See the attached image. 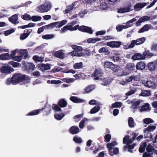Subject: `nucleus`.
<instances>
[{
	"label": "nucleus",
	"mask_w": 157,
	"mask_h": 157,
	"mask_svg": "<svg viewBox=\"0 0 157 157\" xmlns=\"http://www.w3.org/2000/svg\"><path fill=\"white\" fill-rule=\"evenodd\" d=\"M30 80V77L25 75L21 73H15L11 78H7L6 84L7 85L11 84L15 85L22 82H24V83L26 84L29 83Z\"/></svg>",
	"instance_id": "obj_1"
},
{
	"label": "nucleus",
	"mask_w": 157,
	"mask_h": 157,
	"mask_svg": "<svg viewBox=\"0 0 157 157\" xmlns=\"http://www.w3.org/2000/svg\"><path fill=\"white\" fill-rule=\"evenodd\" d=\"M135 68V65L133 63H128L126 66L124 70H122L120 67V71L119 72V77H122L123 76H127L129 75L131 71Z\"/></svg>",
	"instance_id": "obj_2"
},
{
	"label": "nucleus",
	"mask_w": 157,
	"mask_h": 157,
	"mask_svg": "<svg viewBox=\"0 0 157 157\" xmlns=\"http://www.w3.org/2000/svg\"><path fill=\"white\" fill-rule=\"evenodd\" d=\"M104 66L105 68H109L113 71L114 74L119 77V72L120 70V67L118 65L114 64L113 63L107 61L104 63Z\"/></svg>",
	"instance_id": "obj_3"
},
{
	"label": "nucleus",
	"mask_w": 157,
	"mask_h": 157,
	"mask_svg": "<svg viewBox=\"0 0 157 157\" xmlns=\"http://www.w3.org/2000/svg\"><path fill=\"white\" fill-rule=\"evenodd\" d=\"M71 46L72 48L76 52H84L85 53L84 56L85 55H87L89 56L91 54V52L88 50L83 49L82 47L78 46L75 45H71Z\"/></svg>",
	"instance_id": "obj_4"
},
{
	"label": "nucleus",
	"mask_w": 157,
	"mask_h": 157,
	"mask_svg": "<svg viewBox=\"0 0 157 157\" xmlns=\"http://www.w3.org/2000/svg\"><path fill=\"white\" fill-rule=\"evenodd\" d=\"M51 7V5L50 3H48L46 5L42 4L38 7V9L40 12H46L50 9Z\"/></svg>",
	"instance_id": "obj_5"
},
{
	"label": "nucleus",
	"mask_w": 157,
	"mask_h": 157,
	"mask_svg": "<svg viewBox=\"0 0 157 157\" xmlns=\"http://www.w3.org/2000/svg\"><path fill=\"white\" fill-rule=\"evenodd\" d=\"M78 30L81 32L87 33L90 34H92L93 32V31L91 27L85 25L80 26L78 27Z\"/></svg>",
	"instance_id": "obj_6"
},
{
	"label": "nucleus",
	"mask_w": 157,
	"mask_h": 157,
	"mask_svg": "<svg viewBox=\"0 0 157 157\" xmlns=\"http://www.w3.org/2000/svg\"><path fill=\"white\" fill-rule=\"evenodd\" d=\"M103 74L102 70L99 68L96 69L92 75L94 77V80H98L99 79V77H101Z\"/></svg>",
	"instance_id": "obj_7"
},
{
	"label": "nucleus",
	"mask_w": 157,
	"mask_h": 157,
	"mask_svg": "<svg viewBox=\"0 0 157 157\" xmlns=\"http://www.w3.org/2000/svg\"><path fill=\"white\" fill-rule=\"evenodd\" d=\"M14 70V69L9 66H2L0 71L2 73L10 74Z\"/></svg>",
	"instance_id": "obj_8"
},
{
	"label": "nucleus",
	"mask_w": 157,
	"mask_h": 157,
	"mask_svg": "<svg viewBox=\"0 0 157 157\" xmlns=\"http://www.w3.org/2000/svg\"><path fill=\"white\" fill-rule=\"evenodd\" d=\"M147 68L150 71H153L157 68V59L150 62L147 64Z\"/></svg>",
	"instance_id": "obj_9"
},
{
	"label": "nucleus",
	"mask_w": 157,
	"mask_h": 157,
	"mask_svg": "<svg viewBox=\"0 0 157 157\" xmlns=\"http://www.w3.org/2000/svg\"><path fill=\"white\" fill-rule=\"evenodd\" d=\"M22 64L24 65V68L26 71H32L35 68V65L32 63H24Z\"/></svg>",
	"instance_id": "obj_10"
},
{
	"label": "nucleus",
	"mask_w": 157,
	"mask_h": 157,
	"mask_svg": "<svg viewBox=\"0 0 157 157\" xmlns=\"http://www.w3.org/2000/svg\"><path fill=\"white\" fill-rule=\"evenodd\" d=\"M121 45V42L120 41H112L107 42L106 45L111 48H119Z\"/></svg>",
	"instance_id": "obj_11"
},
{
	"label": "nucleus",
	"mask_w": 157,
	"mask_h": 157,
	"mask_svg": "<svg viewBox=\"0 0 157 157\" xmlns=\"http://www.w3.org/2000/svg\"><path fill=\"white\" fill-rule=\"evenodd\" d=\"M79 132L78 127L76 126H73L69 129V132L73 135L78 133Z\"/></svg>",
	"instance_id": "obj_12"
},
{
	"label": "nucleus",
	"mask_w": 157,
	"mask_h": 157,
	"mask_svg": "<svg viewBox=\"0 0 157 157\" xmlns=\"http://www.w3.org/2000/svg\"><path fill=\"white\" fill-rule=\"evenodd\" d=\"M145 57L143 56L140 53H137L132 56V59L134 60L144 59Z\"/></svg>",
	"instance_id": "obj_13"
},
{
	"label": "nucleus",
	"mask_w": 157,
	"mask_h": 157,
	"mask_svg": "<svg viewBox=\"0 0 157 157\" xmlns=\"http://www.w3.org/2000/svg\"><path fill=\"white\" fill-rule=\"evenodd\" d=\"M146 67L145 63L143 62H138L136 65V68L137 70H143L145 69Z\"/></svg>",
	"instance_id": "obj_14"
},
{
	"label": "nucleus",
	"mask_w": 157,
	"mask_h": 157,
	"mask_svg": "<svg viewBox=\"0 0 157 157\" xmlns=\"http://www.w3.org/2000/svg\"><path fill=\"white\" fill-rule=\"evenodd\" d=\"M59 23V22H52L48 25H46L43 26L44 28L45 29H52L56 26Z\"/></svg>",
	"instance_id": "obj_15"
},
{
	"label": "nucleus",
	"mask_w": 157,
	"mask_h": 157,
	"mask_svg": "<svg viewBox=\"0 0 157 157\" xmlns=\"http://www.w3.org/2000/svg\"><path fill=\"white\" fill-rule=\"evenodd\" d=\"M148 2L146 3L144 2L143 3H139L136 4L134 6V7L135 9H140L138 10H139L140 9H142L145 6H146L148 4ZM137 10H136V11H137Z\"/></svg>",
	"instance_id": "obj_16"
},
{
	"label": "nucleus",
	"mask_w": 157,
	"mask_h": 157,
	"mask_svg": "<svg viewBox=\"0 0 157 157\" xmlns=\"http://www.w3.org/2000/svg\"><path fill=\"white\" fill-rule=\"evenodd\" d=\"M58 105L61 107L64 108L67 106V103L64 99L62 98L59 100L58 102Z\"/></svg>",
	"instance_id": "obj_17"
},
{
	"label": "nucleus",
	"mask_w": 157,
	"mask_h": 157,
	"mask_svg": "<svg viewBox=\"0 0 157 157\" xmlns=\"http://www.w3.org/2000/svg\"><path fill=\"white\" fill-rule=\"evenodd\" d=\"M85 54V53L84 52H78L75 51L70 52L68 53L69 55H70L72 56H84Z\"/></svg>",
	"instance_id": "obj_18"
},
{
	"label": "nucleus",
	"mask_w": 157,
	"mask_h": 157,
	"mask_svg": "<svg viewBox=\"0 0 157 157\" xmlns=\"http://www.w3.org/2000/svg\"><path fill=\"white\" fill-rule=\"evenodd\" d=\"M8 19L9 21L11 23L15 24H16L17 21L18 20V16L17 14H15L12 15L10 17H9Z\"/></svg>",
	"instance_id": "obj_19"
},
{
	"label": "nucleus",
	"mask_w": 157,
	"mask_h": 157,
	"mask_svg": "<svg viewBox=\"0 0 157 157\" xmlns=\"http://www.w3.org/2000/svg\"><path fill=\"white\" fill-rule=\"evenodd\" d=\"M70 100L73 102L75 103H82L84 101L83 100L75 96H71L70 98Z\"/></svg>",
	"instance_id": "obj_20"
},
{
	"label": "nucleus",
	"mask_w": 157,
	"mask_h": 157,
	"mask_svg": "<svg viewBox=\"0 0 157 157\" xmlns=\"http://www.w3.org/2000/svg\"><path fill=\"white\" fill-rule=\"evenodd\" d=\"M43 109H37L33 110L29 112L27 115V116H35L38 115L41 111L43 110Z\"/></svg>",
	"instance_id": "obj_21"
},
{
	"label": "nucleus",
	"mask_w": 157,
	"mask_h": 157,
	"mask_svg": "<svg viewBox=\"0 0 157 157\" xmlns=\"http://www.w3.org/2000/svg\"><path fill=\"white\" fill-rule=\"evenodd\" d=\"M42 109H43V110H44V111L43 112V115L44 116H47L51 113V109L50 106L47 107L45 108H42Z\"/></svg>",
	"instance_id": "obj_22"
},
{
	"label": "nucleus",
	"mask_w": 157,
	"mask_h": 157,
	"mask_svg": "<svg viewBox=\"0 0 157 157\" xmlns=\"http://www.w3.org/2000/svg\"><path fill=\"white\" fill-rule=\"evenodd\" d=\"M10 56L8 53H5L0 55V59L2 60H9L10 59Z\"/></svg>",
	"instance_id": "obj_23"
},
{
	"label": "nucleus",
	"mask_w": 157,
	"mask_h": 157,
	"mask_svg": "<svg viewBox=\"0 0 157 157\" xmlns=\"http://www.w3.org/2000/svg\"><path fill=\"white\" fill-rule=\"evenodd\" d=\"M20 53L22 57H23L24 59H26L28 57L29 55L28 52L26 50H20Z\"/></svg>",
	"instance_id": "obj_24"
},
{
	"label": "nucleus",
	"mask_w": 157,
	"mask_h": 157,
	"mask_svg": "<svg viewBox=\"0 0 157 157\" xmlns=\"http://www.w3.org/2000/svg\"><path fill=\"white\" fill-rule=\"evenodd\" d=\"M128 122L129 126L131 128L134 127L136 125L132 117L129 118Z\"/></svg>",
	"instance_id": "obj_25"
},
{
	"label": "nucleus",
	"mask_w": 157,
	"mask_h": 157,
	"mask_svg": "<svg viewBox=\"0 0 157 157\" xmlns=\"http://www.w3.org/2000/svg\"><path fill=\"white\" fill-rule=\"evenodd\" d=\"M68 30L71 31H72V26L66 25L61 29L60 32L61 33H65Z\"/></svg>",
	"instance_id": "obj_26"
},
{
	"label": "nucleus",
	"mask_w": 157,
	"mask_h": 157,
	"mask_svg": "<svg viewBox=\"0 0 157 157\" xmlns=\"http://www.w3.org/2000/svg\"><path fill=\"white\" fill-rule=\"evenodd\" d=\"M151 95V94L150 90H145L142 91L140 95L143 97H147L150 96Z\"/></svg>",
	"instance_id": "obj_27"
},
{
	"label": "nucleus",
	"mask_w": 157,
	"mask_h": 157,
	"mask_svg": "<svg viewBox=\"0 0 157 157\" xmlns=\"http://www.w3.org/2000/svg\"><path fill=\"white\" fill-rule=\"evenodd\" d=\"M150 29L149 26L147 24L145 25L142 28L140 29L138 32L139 33H142L145 31H148Z\"/></svg>",
	"instance_id": "obj_28"
},
{
	"label": "nucleus",
	"mask_w": 157,
	"mask_h": 157,
	"mask_svg": "<svg viewBox=\"0 0 157 157\" xmlns=\"http://www.w3.org/2000/svg\"><path fill=\"white\" fill-rule=\"evenodd\" d=\"M145 40L146 39L144 37L140 38L136 40H135V41H136V45H137L142 44L145 42Z\"/></svg>",
	"instance_id": "obj_29"
},
{
	"label": "nucleus",
	"mask_w": 157,
	"mask_h": 157,
	"mask_svg": "<svg viewBox=\"0 0 157 157\" xmlns=\"http://www.w3.org/2000/svg\"><path fill=\"white\" fill-rule=\"evenodd\" d=\"M100 108V107L99 106H95L91 109L90 113L91 114L96 113L99 110Z\"/></svg>",
	"instance_id": "obj_30"
},
{
	"label": "nucleus",
	"mask_w": 157,
	"mask_h": 157,
	"mask_svg": "<svg viewBox=\"0 0 157 157\" xmlns=\"http://www.w3.org/2000/svg\"><path fill=\"white\" fill-rule=\"evenodd\" d=\"M94 89V88L93 87L92 85H89L85 88L84 93H89L91 91Z\"/></svg>",
	"instance_id": "obj_31"
},
{
	"label": "nucleus",
	"mask_w": 157,
	"mask_h": 157,
	"mask_svg": "<svg viewBox=\"0 0 157 157\" xmlns=\"http://www.w3.org/2000/svg\"><path fill=\"white\" fill-rule=\"evenodd\" d=\"M54 55L55 56L60 59H63V53L60 51L56 52Z\"/></svg>",
	"instance_id": "obj_32"
},
{
	"label": "nucleus",
	"mask_w": 157,
	"mask_h": 157,
	"mask_svg": "<svg viewBox=\"0 0 157 157\" xmlns=\"http://www.w3.org/2000/svg\"><path fill=\"white\" fill-rule=\"evenodd\" d=\"M40 67L41 69H43L44 70H50L51 68L50 64H45L42 63L41 64Z\"/></svg>",
	"instance_id": "obj_33"
},
{
	"label": "nucleus",
	"mask_w": 157,
	"mask_h": 157,
	"mask_svg": "<svg viewBox=\"0 0 157 157\" xmlns=\"http://www.w3.org/2000/svg\"><path fill=\"white\" fill-rule=\"evenodd\" d=\"M149 104L148 103H146L144 105L141 106V108L140 109V111L142 112L147 111L149 109Z\"/></svg>",
	"instance_id": "obj_34"
},
{
	"label": "nucleus",
	"mask_w": 157,
	"mask_h": 157,
	"mask_svg": "<svg viewBox=\"0 0 157 157\" xmlns=\"http://www.w3.org/2000/svg\"><path fill=\"white\" fill-rule=\"evenodd\" d=\"M82 62L76 63L74 64L73 67L76 69H81L82 68Z\"/></svg>",
	"instance_id": "obj_35"
},
{
	"label": "nucleus",
	"mask_w": 157,
	"mask_h": 157,
	"mask_svg": "<svg viewBox=\"0 0 157 157\" xmlns=\"http://www.w3.org/2000/svg\"><path fill=\"white\" fill-rule=\"evenodd\" d=\"M156 127L154 125H149L147 128H146L145 130L144 131V132L145 133V131H147L148 132L152 131L155 129Z\"/></svg>",
	"instance_id": "obj_36"
},
{
	"label": "nucleus",
	"mask_w": 157,
	"mask_h": 157,
	"mask_svg": "<svg viewBox=\"0 0 157 157\" xmlns=\"http://www.w3.org/2000/svg\"><path fill=\"white\" fill-rule=\"evenodd\" d=\"M98 52L100 53H106L107 54H109V51L108 49L106 48L105 47H102L100 48L98 50Z\"/></svg>",
	"instance_id": "obj_37"
},
{
	"label": "nucleus",
	"mask_w": 157,
	"mask_h": 157,
	"mask_svg": "<svg viewBox=\"0 0 157 157\" xmlns=\"http://www.w3.org/2000/svg\"><path fill=\"white\" fill-rule=\"evenodd\" d=\"M54 35L53 34H46L42 36V38L45 40H49L53 38Z\"/></svg>",
	"instance_id": "obj_38"
},
{
	"label": "nucleus",
	"mask_w": 157,
	"mask_h": 157,
	"mask_svg": "<svg viewBox=\"0 0 157 157\" xmlns=\"http://www.w3.org/2000/svg\"><path fill=\"white\" fill-rule=\"evenodd\" d=\"M9 63L13 67H17L18 66H20L21 64L15 62L13 61H11L9 62Z\"/></svg>",
	"instance_id": "obj_39"
},
{
	"label": "nucleus",
	"mask_w": 157,
	"mask_h": 157,
	"mask_svg": "<svg viewBox=\"0 0 157 157\" xmlns=\"http://www.w3.org/2000/svg\"><path fill=\"white\" fill-rule=\"evenodd\" d=\"M21 18L25 20H31V16L27 13H25L24 15L21 16Z\"/></svg>",
	"instance_id": "obj_40"
},
{
	"label": "nucleus",
	"mask_w": 157,
	"mask_h": 157,
	"mask_svg": "<svg viewBox=\"0 0 157 157\" xmlns=\"http://www.w3.org/2000/svg\"><path fill=\"white\" fill-rule=\"evenodd\" d=\"M31 20L33 21H40L41 19V17L37 16H33L31 18Z\"/></svg>",
	"instance_id": "obj_41"
},
{
	"label": "nucleus",
	"mask_w": 157,
	"mask_h": 157,
	"mask_svg": "<svg viewBox=\"0 0 157 157\" xmlns=\"http://www.w3.org/2000/svg\"><path fill=\"white\" fill-rule=\"evenodd\" d=\"M64 116V114L63 113L59 114H56L54 115L55 118L58 120H61Z\"/></svg>",
	"instance_id": "obj_42"
},
{
	"label": "nucleus",
	"mask_w": 157,
	"mask_h": 157,
	"mask_svg": "<svg viewBox=\"0 0 157 157\" xmlns=\"http://www.w3.org/2000/svg\"><path fill=\"white\" fill-rule=\"evenodd\" d=\"M73 140L76 143L78 144L82 143V139L76 136L74 137L73 138Z\"/></svg>",
	"instance_id": "obj_43"
},
{
	"label": "nucleus",
	"mask_w": 157,
	"mask_h": 157,
	"mask_svg": "<svg viewBox=\"0 0 157 157\" xmlns=\"http://www.w3.org/2000/svg\"><path fill=\"white\" fill-rule=\"evenodd\" d=\"M122 103L120 102H116L112 105V108L120 107L121 106Z\"/></svg>",
	"instance_id": "obj_44"
},
{
	"label": "nucleus",
	"mask_w": 157,
	"mask_h": 157,
	"mask_svg": "<svg viewBox=\"0 0 157 157\" xmlns=\"http://www.w3.org/2000/svg\"><path fill=\"white\" fill-rule=\"evenodd\" d=\"M112 57L113 60L114 62L118 61L120 59L119 55L116 53H114Z\"/></svg>",
	"instance_id": "obj_45"
},
{
	"label": "nucleus",
	"mask_w": 157,
	"mask_h": 157,
	"mask_svg": "<svg viewBox=\"0 0 157 157\" xmlns=\"http://www.w3.org/2000/svg\"><path fill=\"white\" fill-rule=\"evenodd\" d=\"M154 121L153 120L150 118H145L143 120V122L144 124H149L150 123H153Z\"/></svg>",
	"instance_id": "obj_46"
},
{
	"label": "nucleus",
	"mask_w": 157,
	"mask_h": 157,
	"mask_svg": "<svg viewBox=\"0 0 157 157\" xmlns=\"http://www.w3.org/2000/svg\"><path fill=\"white\" fill-rule=\"evenodd\" d=\"M59 22V23L58 24V25L56 26V28H60L62 27L66 23L67 21L66 20H62L60 22Z\"/></svg>",
	"instance_id": "obj_47"
},
{
	"label": "nucleus",
	"mask_w": 157,
	"mask_h": 157,
	"mask_svg": "<svg viewBox=\"0 0 157 157\" xmlns=\"http://www.w3.org/2000/svg\"><path fill=\"white\" fill-rule=\"evenodd\" d=\"M128 27L126 25H117L116 27L117 30L118 32H121L123 29H126Z\"/></svg>",
	"instance_id": "obj_48"
},
{
	"label": "nucleus",
	"mask_w": 157,
	"mask_h": 157,
	"mask_svg": "<svg viewBox=\"0 0 157 157\" xmlns=\"http://www.w3.org/2000/svg\"><path fill=\"white\" fill-rule=\"evenodd\" d=\"M146 149L147 152H151L153 151L154 148L151 145L149 144L147 146Z\"/></svg>",
	"instance_id": "obj_49"
},
{
	"label": "nucleus",
	"mask_w": 157,
	"mask_h": 157,
	"mask_svg": "<svg viewBox=\"0 0 157 157\" xmlns=\"http://www.w3.org/2000/svg\"><path fill=\"white\" fill-rule=\"evenodd\" d=\"M153 55L151 53H150L149 51H146L144 52L143 53V56H146L148 57L149 56H152Z\"/></svg>",
	"instance_id": "obj_50"
},
{
	"label": "nucleus",
	"mask_w": 157,
	"mask_h": 157,
	"mask_svg": "<svg viewBox=\"0 0 157 157\" xmlns=\"http://www.w3.org/2000/svg\"><path fill=\"white\" fill-rule=\"evenodd\" d=\"M144 84L146 86L150 87L152 86L153 82L151 81H147L144 82Z\"/></svg>",
	"instance_id": "obj_51"
},
{
	"label": "nucleus",
	"mask_w": 157,
	"mask_h": 157,
	"mask_svg": "<svg viewBox=\"0 0 157 157\" xmlns=\"http://www.w3.org/2000/svg\"><path fill=\"white\" fill-rule=\"evenodd\" d=\"M104 138L105 139L104 141L105 142H109L111 138V136L110 134H108L105 135Z\"/></svg>",
	"instance_id": "obj_52"
},
{
	"label": "nucleus",
	"mask_w": 157,
	"mask_h": 157,
	"mask_svg": "<svg viewBox=\"0 0 157 157\" xmlns=\"http://www.w3.org/2000/svg\"><path fill=\"white\" fill-rule=\"evenodd\" d=\"M14 31V29H11L9 30L6 31L4 33V35L5 36H7L11 33H13Z\"/></svg>",
	"instance_id": "obj_53"
},
{
	"label": "nucleus",
	"mask_w": 157,
	"mask_h": 157,
	"mask_svg": "<svg viewBox=\"0 0 157 157\" xmlns=\"http://www.w3.org/2000/svg\"><path fill=\"white\" fill-rule=\"evenodd\" d=\"M18 52V50L17 49H16L15 50L12 51H11V53L10 54H9V56L10 57V58H13L14 57V56L15 55L16 52Z\"/></svg>",
	"instance_id": "obj_54"
},
{
	"label": "nucleus",
	"mask_w": 157,
	"mask_h": 157,
	"mask_svg": "<svg viewBox=\"0 0 157 157\" xmlns=\"http://www.w3.org/2000/svg\"><path fill=\"white\" fill-rule=\"evenodd\" d=\"M53 105H54L53 109L55 110L56 112H61L62 111L61 109L59 107V106H58L56 104L55 105L53 104Z\"/></svg>",
	"instance_id": "obj_55"
},
{
	"label": "nucleus",
	"mask_w": 157,
	"mask_h": 157,
	"mask_svg": "<svg viewBox=\"0 0 157 157\" xmlns=\"http://www.w3.org/2000/svg\"><path fill=\"white\" fill-rule=\"evenodd\" d=\"M140 102L139 101H136L133 103L132 107L134 109H137V106L140 105Z\"/></svg>",
	"instance_id": "obj_56"
},
{
	"label": "nucleus",
	"mask_w": 157,
	"mask_h": 157,
	"mask_svg": "<svg viewBox=\"0 0 157 157\" xmlns=\"http://www.w3.org/2000/svg\"><path fill=\"white\" fill-rule=\"evenodd\" d=\"M142 22L145 21H148L150 20V17L148 16H146L142 17L140 18Z\"/></svg>",
	"instance_id": "obj_57"
},
{
	"label": "nucleus",
	"mask_w": 157,
	"mask_h": 157,
	"mask_svg": "<svg viewBox=\"0 0 157 157\" xmlns=\"http://www.w3.org/2000/svg\"><path fill=\"white\" fill-rule=\"evenodd\" d=\"M12 59L14 60L20 62L22 59V56H15L14 57H13V58H12Z\"/></svg>",
	"instance_id": "obj_58"
},
{
	"label": "nucleus",
	"mask_w": 157,
	"mask_h": 157,
	"mask_svg": "<svg viewBox=\"0 0 157 157\" xmlns=\"http://www.w3.org/2000/svg\"><path fill=\"white\" fill-rule=\"evenodd\" d=\"M83 114L82 113L80 114H78L75 116L74 117V119L76 120L75 121L76 122H77L80 120L81 118L83 117Z\"/></svg>",
	"instance_id": "obj_59"
},
{
	"label": "nucleus",
	"mask_w": 157,
	"mask_h": 157,
	"mask_svg": "<svg viewBox=\"0 0 157 157\" xmlns=\"http://www.w3.org/2000/svg\"><path fill=\"white\" fill-rule=\"evenodd\" d=\"M28 34L24 33L22 34L20 36V39L21 40H24L28 36Z\"/></svg>",
	"instance_id": "obj_60"
},
{
	"label": "nucleus",
	"mask_w": 157,
	"mask_h": 157,
	"mask_svg": "<svg viewBox=\"0 0 157 157\" xmlns=\"http://www.w3.org/2000/svg\"><path fill=\"white\" fill-rule=\"evenodd\" d=\"M88 43H96L95 38H90L87 40Z\"/></svg>",
	"instance_id": "obj_61"
},
{
	"label": "nucleus",
	"mask_w": 157,
	"mask_h": 157,
	"mask_svg": "<svg viewBox=\"0 0 157 157\" xmlns=\"http://www.w3.org/2000/svg\"><path fill=\"white\" fill-rule=\"evenodd\" d=\"M153 154L152 153H147V152H144L143 155V157H152L153 156Z\"/></svg>",
	"instance_id": "obj_62"
},
{
	"label": "nucleus",
	"mask_w": 157,
	"mask_h": 157,
	"mask_svg": "<svg viewBox=\"0 0 157 157\" xmlns=\"http://www.w3.org/2000/svg\"><path fill=\"white\" fill-rule=\"evenodd\" d=\"M87 13V11L86 10H84L83 11L79 13L78 15L80 16L81 18H83L84 15Z\"/></svg>",
	"instance_id": "obj_63"
},
{
	"label": "nucleus",
	"mask_w": 157,
	"mask_h": 157,
	"mask_svg": "<svg viewBox=\"0 0 157 157\" xmlns=\"http://www.w3.org/2000/svg\"><path fill=\"white\" fill-rule=\"evenodd\" d=\"M151 50L153 51L157 52V44H155L152 45L151 48Z\"/></svg>",
	"instance_id": "obj_64"
}]
</instances>
